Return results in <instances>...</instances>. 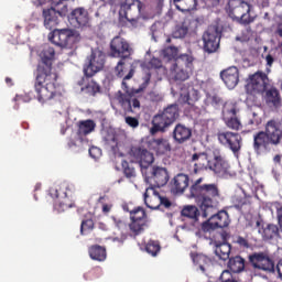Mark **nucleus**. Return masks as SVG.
I'll list each match as a JSON object with an SVG mask.
<instances>
[{
    "mask_svg": "<svg viewBox=\"0 0 282 282\" xmlns=\"http://www.w3.org/2000/svg\"><path fill=\"white\" fill-rule=\"evenodd\" d=\"M54 47L46 46L40 53V62L35 70L34 90L39 102L45 105H61L63 93L58 89V73L54 70Z\"/></svg>",
    "mask_w": 282,
    "mask_h": 282,
    "instance_id": "nucleus-1",
    "label": "nucleus"
},
{
    "mask_svg": "<svg viewBox=\"0 0 282 282\" xmlns=\"http://www.w3.org/2000/svg\"><path fill=\"white\" fill-rule=\"evenodd\" d=\"M202 182H204V177L197 178L191 185L189 198L194 199L202 212V216L206 219L219 206L221 192L217 184H202Z\"/></svg>",
    "mask_w": 282,
    "mask_h": 282,
    "instance_id": "nucleus-2",
    "label": "nucleus"
},
{
    "mask_svg": "<svg viewBox=\"0 0 282 282\" xmlns=\"http://www.w3.org/2000/svg\"><path fill=\"white\" fill-rule=\"evenodd\" d=\"M282 144V127L281 122L275 119L267 121L264 130L253 134V150L260 155L263 151H270L271 147H280Z\"/></svg>",
    "mask_w": 282,
    "mask_h": 282,
    "instance_id": "nucleus-3",
    "label": "nucleus"
},
{
    "mask_svg": "<svg viewBox=\"0 0 282 282\" xmlns=\"http://www.w3.org/2000/svg\"><path fill=\"white\" fill-rule=\"evenodd\" d=\"M177 118H180V106L177 104L167 105L163 110H159L152 119L151 135L166 133L169 128L175 124Z\"/></svg>",
    "mask_w": 282,
    "mask_h": 282,
    "instance_id": "nucleus-4",
    "label": "nucleus"
},
{
    "mask_svg": "<svg viewBox=\"0 0 282 282\" xmlns=\"http://www.w3.org/2000/svg\"><path fill=\"white\" fill-rule=\"evenodd\" d=\"M133 74H135V70L131 68L121 83V89L124 93L119 90L115 96V100H117L126 113H133L134 109H140V99L135 97V94L140 90H133L129 88V85H127V80H131V78H133Z\"/></svg>",
    "mask_w": 282,
    "mask_h": 282,
    "instance_id": "nucleus-5",
    "label": "nucleus"
},
{
    "mask_svg": "<svg viewBox=\"0 0 282 282\" xmlns=\"http://www.w3.org/2000/svg\"><path fill=\"white\" fill-rule=\"evenodd\" d=\"M48 39L62 50H75L82 37L80 33L74 29H54Z\"/></svg>",
    "mask_w": 282,
    "mask_h": 282,
    "instance_id": "nucleus-6",
    "label": "nucleus"
},
{
    "mask_svg": "<svg viewBox=\"0 0 282 282\" xmlns=\"http://www.w3.org/2000/svg\"><path fill=\"white\" fill-rule=\"evenodd\" d=\"M250 10L252 7L243 0H229L226 8L228 17L241 25H250L254 21V18L250 15Z\"/></svg>",
    "mask_w": 282,
    "mask_h": 282,
    "instance_id": "nucleus-7",
    "label": "nucleus"
},
{
    "mask_svg": "<svg viewBox=\"0 0 282 282\" xmlns=\"http://www.w3.org/2000/svg\"><path fill=\"white\" fill-rule=\"evenodd\" d=\"M67 1L69 0H52V8L43 9L42 17L46 30H54L58 25V17L67 14Z\"/></svg>",
    "mask_w": 282,
    "mask_h": 282,
    "instance_id": "nucleus-8",
    "label": "nucleus"
},
{
    "mask_svg": "<svg viewBox=\"0 0 282 282\" xmlns=\"http://www.w3.org/2000/svg\"><path fill=\"white\" fill-rule=\"evenodd\" d=\"M142 1L140 0H124L120 2L119 18L124 19L134 28L138 25V19L142 14Z\"/></svg>",
    "mask_w": 282,
    "mask_h": 282,
    "instance_id": "nucleus-9",
    "label": "nucleus"
},
{
    "mask_svg": "<svg viewBox=\"0 0 282 282\" xmlns=\"http://www.w3.org/2000/svg\"><path fill=\"white\" fill-rule=\"evenodd\" d=\"M128 212L130 214V232H132V237H138L149 228V216H147V210L142 207H135Z\"/></svg>",
    "mask_w": 282,
    "mask_h": 282,
    "instance_id": "nucleus-10",
    "label": "nucleus"
},
{
    "mask_svg": "<svg viewBox=\"0 0 282 282\" xmlns=\"http://www.w3.org/2000/svg\"><path fill=\"white\" fill-rule=\"evenodd\" d=\"M173 76L175 80L184 83L191 78L193 74V56L185 54L176 58L173 65Z\"/></svg>",
    "mask_w": 282,
    "mask_h": 282,
    "instance_id": "nucleus-11",
    "label": "nucleus"
},
{
    "mask_svg": "<svg viewBox=\"0 0 282 282\" xmlns=\"http://www.w3.org/2000/svg\"><path fill=\"white\" fill-rule=\"evenodd\" d=\"M143 177L152 188H162V186L169 184L170 180L169 170L158 165L150 167V170L143 174Z\"/></svg>",
    "mask_w": 282,
    "mask_h": 282,
    "instance_id": "nucleus-12",
    "label": "nucleus"
},
{
    "mask_svg": "<svg viewBox=\"0 0 282 282\" xmlns=\"http://www.w3.org/2000/svg\"><path fill=\"white\" fill-rule=\"evenodd\" d=\"M217 140L221 147L229 149L234 153H239V151H241V147H243V138L239 132L220 130L217 132Z\"/></svg>",
    "mask_w": 282,
    "mask_h": 282,
    "instance_id": "nucleus-13",
    "label": "nucleus"
},
{
    "mask_svg": "<svg viewBox=\"0 0 282 282\" xmlns=\"http://www.w3.org/2000/svg\"><path fill=\"white\" fill-rule=\"evenodd\" d=\"M67 185H58L55 187H50L48 195L52 199H58V202L54 205L55 210L57 213H65L68 208H74L76 206L69 197H67Z\"/></svg>",
    "mask_w": 282,
    "mask_h": 282,
    "instance_id": "nucleus-14",
    "label": "nucleus"
},
{
    "mask_svg": "<svg viewBox=\"0 0 282 282\" xmlns=\"http://www.w3.org/2000/svg\"><path fill=\"white\" fill-rule=\"evenodd\" d=\"M237 113H239L237 104L232 101H227L224 104L223 120L226 127L232 131H241V129H243V124H241V120L237 118Z\"/></svg>",
    "mask_w": 282,
    "mask_h": 282,
    "instance_id": "nucleus-15",
    "label": "nucleus"
},
{
    "mask_svg": "<svg viewBox=\"0 0 282 282\" xmlns=\"http://www.w3.org/2000/svg\"><path fill=\"white\" fill-rule=\"evenodd\" d=\"M186 164L189 175H198L202 171L209 170L210 159L206 152H195L189 155Z\"/></svg>",
    "mask_w": 282,
    "mask_h": 282,
    "instance_id": "nucleus-16",
    "label": "nucleus"
},
{
    "mask_svg": "<svg viewBox=\"0 0 282 282\" xmlns=\"http://www.w3.org/2000/svg\"><path fill=\"white\" fill-rule=\"evenodd\" d=\"M215 209L208 215L209 218L202 224V228L205 232L217 230V228H228V226H230V215H228V212L223 209L217 214H213Z\"/></svg>",
    "mask_w": 282,
    "mask_h": 282,
    "instance_id": "nucleus-17",
    "label": "nucleus"
},
{
    "mask_svg": "<svg viewBox=\"0 0 282 282\" xmlns=\"http://www.w3.org/2000/svg\"><path fill=\"white\" fill-rule=\"evenodd\" d=\"M105 52L96 48L91 51L90 56L87 57V63L84 65L85 76H96L98 72L105 68Z\"/></svg>",
    "mask_w": 282,
    "mask_h": 282,
    "instance_id": "nucleus-18",
    "label": "nucleus"
},
{
    "mask_svg": "<svg viewBox=\"0 0 282 282\" xmlns=\"http://www.w3.org/2000/svg\"><path fill=\"white\" fill-rule=\"evenodd\" d=\"M133 55V47L121 36H115L110 42V56L127 61Z\"/></svg>",
    "mask_w": 282,
    "mask_h": 282,
    "instance_id": "nucleus-19",
    "label": "nucleus"
},
{
    "mask_svg": "<svg viewBox=\"0 0 282 282\" xmlns=\"http://www.w3.org/2000/svg\"><path fill=\"white\" fill-rule=\"evenodd\" d=\"M269 83L270 79L265 73L257 72L249 76V80L246 85V91L247 94H250V96L263 94V91L268 89Z\"/></svg>",
    "mask_w": 282,
    "mask_h": 282,
    "instance_id": "nucleus-20",
    "label": "nucleus"
},
{
    "mask_svg": "<svg viewBox=\"0 0 282 282\" xmlns=\"http://www.w3.org/2000/svg\"><path fill=\"white\" fill-rule=\"evenodd\" d=\"M221 39V32L219 26L209 25L203 34V48L207 54H213L219 50V41Z\"/></svg>",
    "mask_w": 282,
    "mask_h": 282,
    "instance_id": "nucleus-21",
    "label": "nucleus"
},
{
    "mask_svg": "<svg viewBox=\"0 0 282 282\" xmlns=\"http://www.w3.org/2000/svg\"><path fill=\"white\" fill-rule=\"evenodd\" d=\"M130 155L140 164L142 175L150 171L152 169L151 164L155 162V156H153V153L140 147L131 148Z\"/></svg>",
    "mask_w": 282,
    "mask_h": 282,
    "instance_id": "nucleus-22",
    "label": "nucleus"
},
{
    "mask_svg": "<svg viewBox=\"0 0 282 282\" xmlns=\"http://www.w3.org/2000/svg\"><path fill=\"white\" fill-rule=\"evenodd\" d=\"M249 263L254 270H262L263 272H274V261L265 252H253L248 256Z\"/></svg>",
    "mask_w": 282,
    "mask_h": 282,
    "instance_id": "nucleus-23",
    "label": "nucleus"
},
{
    "mask_svg": "<svg viewBox=\"0 0 282 282\" xmlns=\"http://www.w3.org/2000/svg\"><path fill=\"white\" fill-rule=\"evenodd\" d=\"M209 171H213L220 177H224V175H230V163L221 152L215 151L214 159L212 161L209 160Z\"/></svg>",
    "mask_w": 282,
    "mask_h": 282,
    "instance_id": "nucleus-24",
    "label": "nucleus"
},
{
    "mask_svg": "<svg viewBox=\"0 0 282 282\" xmlns=\"http://www.w3.org/2000/svg\"><path fill=\"white\" fill-rule=\"evenodd\" d=\"M68 21L73 28H86V25H89V11L78 7L69 13Z\"/></svg>",
    "mask_w": 282,
    "mask_h": 282,
    "instance_id": "nucleus-25",
    "label": "nucleus"
},
{
    "mask_svg": "<svg viewBox=\"0 0 282 282\" xmlns=\"http://www.w3.org/2000/svg\"><path fill=\"white\" fill-rule=\"evenodd\" d=\"M220 78L228 89H235L239 85V68L231 66L220 73Z\"/></svg>",
    "mask_w": 282,
    "mask_h": 282,
    "instance_id": "nucleus-26",
    "label": "nucleus"
},
{
    "mask_svg": "<svg viewBox=\"0 0 282 282\" xmlns=\"http://www.w3.org/2000/svg\"><path fill=\"white\" fill-rule=\"evenodd\" d=\"M91 78H94V76L84 74V77L78 82L82 91L86 94V96H96V94H100V85Z\"/></svg>",
    "mask_w": 282,
    "mask_h": 282,
    "instance_id": "nucleus-27",
    "label": "nucleus"
},
{
    "mask_svg": "<svg viewBox=\"0 0 282 282\" xmlns=\"http://www.w3.org/2000/svg\"><path fill=\"white\" fill-rule=\"evenodd\" d=\"M149 149L156 155H166V153H171V142L166 138L152 139L149 142Z\"/></svg>",
    "mask_w": 282,
    "mask_h": 282,
    "instance_id": "nucleus-28",
    "label": "nucleus"
},
{
    "mask_svg": "<svg viewBox=\"0 0 282 282\" xmlns=\"http://www.w3.org/2000/svg\"><path fill=\"white\" fill-rule=\"evenodd\" d=\"M193 138V130L182 123H177L173 130V139L177 144H184Z\"/></svg>",
    "mask_w": 282,
    "mask_h": 282,
    "instance_id": "nucleus-29",
    "label": "nucleus"
},
{
    "mask_svg": "<svg viewBox=\"0 0 282 282\" xmlns=\"http://www.w3.org/2000/svg\"><path fill=\"white\" fill-rule=\"evenodd\" d=\"M143 197L144 204L148 208H151V210H158V208H160L161 196L160 193L155 191V187H148Z\"/></svg>",
    "mask_w": 282,
    "mask_h": 282,
    "instance_id": "nucleus-30",
    "label": "nucleus"
},
{
    "mask_svg": "<svg viewBox=\"0 0 282 282\" xmlns=\"http://www.w3.org/2000/svg\"><path fill=\"white\" fill-rule=\"evenodd\" d=\"M199 98H202L199 90L195 89L194 87H189L186 93H181L178 102H181V105H189V107H193V105H195Z\"/></svg>",
    "mask_w": 282,
    "mask_h": 282,
    "instance_id": "nucleus-31",
    "label": "nucleus"
},
{
    "mask_svg": "<svg viewBox=\"0 0 282 282\" xmlns=\"http://www.w3.org/2000/svg\"><path fill=\"white\" fill-rule=\"evenodd\" d=\"M188 182L191 178L184 173H178L172 180L171 186L174 193H184L188 188Z\"/></svg>",
    "mask_w": 282,
    "mask_h": 282,
    "instance_id": "nucleus-32",
    "label": "nucleus"
},
{
    "mask_svg": "<svg viewBox=\"0 0 282 282\" xmlns=\"http://www.w3.org/2000/svg\"><path fill=\"white\" fill-rule=\"evenodd\" d=\"M258 232L261 235L263 241H272V239L279 237V226L274 224L263 225L259 228Z\"/></svg>",
    "mask_w": 282,
    "mask_h": 282,
    "instance_id": "nucleus-33",
    "label": "nucleus"
},
{
    "mask_svg": "<svg viewBox=\"0 0 282 282\" xmlns=\"http://www.w3.org/2000/svg\"><path fill=\"white\" fill-rule=\"evenodd\" d=\"M264 98L269 107H281V93H279V89L271 87L265 91Z\"/></svg>",
    "mask_w": 282,
    "mask_h": 282,
    "instance_id": "nucleus-34",
    "label": "nucleus"
},
{
    "mask_svg": "<svg viewBox=\"0 0 282 282\" xmlns=\"http://www.w3.org/2000/svg\"><path fill=\"white\" fill-rule=\"evenodd\" d=\"M228 268L234 274H239L246 270V259L241 256H235L229 258Z\"/></svg>",
    "mask_w": 282,
    "mask_h": 282,
    "instance_id": "nucleus-35",
    "label": "nucleus"
},
{
    "mask_svg": "<svg viewBox=\"0 0 282 282\" xmlns=\"http://www.w3.org/2000/svg\"><path fill=\"white\" fill-rule=\"evenodd\" d=\"M96 131V121L88 119L78 122L77 135L80 138L83 135H89Z\"/></svg>",
    "mask_w": 282,
    "mask_h": 282,
    "instance_id": "nucleus-36",
    "label": "nucleus"
},
{
    "mask_svg": "<svg viewBox=\"0 0 282 282\" xmlns=\"http://www.w3.org/2000/svg\"><path fill=\"white\" fill-rule=\"evenodd\" d=\"M88 254L93 261H105L107 259V249L99 245H93L88 249Z\"/></svg>",
    "mask_w": 282,
    "mask_h": 282,
    "instance_id": "nucleus-37",
    "label": "nucleus"
},
{
    "mask_svg": "<svg viewBox=\"0 0 282 282\" xmlns=\"http://www.w3.org/2000/svg\"><path fill=\"white\" fill-rule=\"evenodd\" d=\"M147 69L149 72H155V79L161 80L162 76H160V73H164V65L162 64V59L158 57H152L147 64Z\"/></svg>",
    "mask_w": 282,
    "mask_h": 282,
    "instance_id": "nucleus-38",
    "label": "nucleus"
},
{
    "mask_svg": "<svg viewBox=\"0 0 282 282\" xmlns=\"http://www.w3.org/2000/svg\"><path fill=\"white\" fill-rule=\"evenodd\" d=\"M191 257L193 263L197 265L203 273L206 272V268H209V265L213 263V260H210V258L204 254L191 253Z\"/></svg>",
    "mask_w": 282,
    "mask_h": 282,
    "instance_id": "nucleus-39",
    "label": "nucleus"
},
{
    "mask_svg": "<svg viewBox=\"0 0 282 282\" xmlns=\"http://www.w3.org/2000/svg\"><path fill=\"white\" fill-rule=\"evenodd\" d=\"M232 250V246L230 243H220L216 246L215 248V254L221 260V261H228L230 259V252Z\"/></svg>",
    "mask_w": 282,
    "mask_h": 282,
    "instance_id": "nucleus-40",
    "label": "nucleus"
},
{
    "mask_svg": "<svg viewBox=\"0 0 282 282\" xmlns=\"http://www.w3.org/2000/svg\"><path fill=\"white\" fill-rule=\"evenodd\" d=\"M182 217H186V219H192V221L199 220V208L195 205H187L181 212Z\"/></svg>",
    "mask_w": 282,
    "mask_h": 282,
    "instance_id": "nucleus-41",
    "label": "nucleus"
},
{
    "mask_svg": "<svg viewBox=\"0 0 282 282\" xmlns=\"http://www.w3.org/2000/svg\"><path fill=\"white\" fill-rule=\"evenodd\" d=\"M205 107H220L224 105V99L217 93H206V97L204 99Z\"/></svg>",
    "mask_w": 282,
    "mask_h": 282,
    "instance_id": "nucleus-42",
    "label": "nucleus"
},
{
    "mask_svg": "<svg viewBox=\"0 0 282 282\" xmlns=\"http://www.w3.org/2000/svg\"><path fill=\"white\" fill-rule=\"evenodd\" d=\"M176 10L181 12H191L197 8V0H174Z\"/></svg>",
    "mask_w": 282,
    "mask_h": 282,
    "instance_id": "nucleus-43",
    "label": "nucleus"
},
{
    "mask_svg": "<svg viewBox=\"0 0 282 282\" xmlns=\"http://www.w3.org/2000/svg\"><path fill=\"white\" fill-rule=\"evenodd\" d=\"M252 196H234L232 198V207L236 210H243V206H250L252 204Z\"/></svg>",
    "mask_w": 282,
    "mask_h": 282,
    "instance_id": "nucleus-44",
    "label": "nucleus"
},
{
    "mask_svg": "<svg viewBox=\"0 0 282 282\" xmlns=\"http://www.w3.org/2000/svg\"><path fill=\"white\" fill-rule=\"evenodd\" d=\"M116 228L121 230V238H115V241H120V243H124L127 241V238L129 237V234L124 232L127 230V223L122 218H112Z\"/></svg>",
    "mask_w": 282,
    "mask_h": 282,
    "instance_id": "nucleus-45",
    "label": "nucleus"
},
{
    "mask_svg": "<svg viewBox=\"0 0 282 282\" xmlns=\"http://www.w3.org/2000/svg\"><path fill=\"white\" fill-rule=\"evenodd\" d=\"M186 34H188V25L186 22H182L181 24H177L172 32L173 39H185Z\"/></svg>",
    "mask_w": 282,
    "mask_h": 282,
    "instance_id": "nucleus-46",
    "label": "nucleus"
},
{
    "mask_svg": "<svg viewBox=\"0 0 282 282\" xmlns=\"http://www.w3.org/2000/svg\"><path fill=\"white\" fill-rule=\"evenodd\" d=\"M162 250L159 241L150 240L145 246V251L152 257H158V253Z\"/></svg>",
    "mask_w": 282,
    "mask_h": 282,
    "instance_id": "nucleus-47",
    "label": "nucleus"
},
{
    "mask_svg": "<svg viewBox=\"0 0 282 282\" xmlns=\"http://www.w3.org/2000/svg\"><path fill=\"white\" fill-rule=\"evenodd\" d=\"M121 166L123 170V175L128 177V180H131V177H135V167H133L132 164L127 161H122Z\"/></svg>",
    "mask_w": 282,
    "mask_h": 282,
    "instance_id": "nucleus-48",
    "label": "nucleus"
},
{
    "mask_svg": "<svg viewBox=\"0 0 282 282\" xmlns=\"http://www.w3.org/2000/svg\"><path fill=\"white\" fill-rule=\"evenodd\" d=\"M177 54H180V50L175 46H167L163 50V55L167 61H177Z\"/></svg>",
    "mask_w": 282,
    "mask_h": 282,
    "instance_id": "nucleus-49",
    "label": "nucleus"
},
{
    "mask_svg": "<svg viewBox=\"0 0 282 282\" xmlns=\"http://www.w3.org/2000/svg\"><path fill=\"white\" fill-rule=\"evenodd\" d=\"M105 144L112 151V153H118V138H116V135L106 137Z\"/></svg>",
    "mask_w": 282,
    "mask_h": 282,
    "instance_id": "nucleus-50",
    "label": "nucleus"
},
{
    "mask_svg": "<svg viewBox=\"0 0 282 282\" xmlns=\"http://www.w3.org/2000/svg\"><path fill=\"white\" fill-rule=\"evenodd\" d=\"M91 230H94V220L93 219L83 220L80 225V234L85 235L86 232H91Z\"/></svg>",
    "mask_w": 282,
    "mask_h": 282,
    "instance_id": "nucleus-51",
    "label": "nucleus"
},
{
    "mask_svg": "<svg viewBox=\"0 0 282 282\" xmlns=\"http://www.w3.org/2000/svg\"><path fill=\"white\" fill-rule=\"evenodd\" d=\"M115 74L118 78H124V59H120L115 67Z\"/></svg>",
    "mask_w": 282,
    "mask_h": 282,
    "instance_id": "nucleus-52",
    "label": "nucleus"
},
{
    "mask_svg": "<svg viewBox=\"0 0 282 282\" xmlns=\"http://www.w3.org/2000/svg\"><path fill=\"white\" fill-rule=\"evenodd\" d=\"M236 243L240 248H245L246 250H248L249 248H252V245H250V241L248 240V238H243L242 236L237 237Z\"/></svg>",
    "mask_w": 282,
    "mask_h": 282,
    "instance_id": "nucleus-53",
    "label": "nucleus"
},
{
    "mask_svg": "<svg viewBox=\"0 0 282 282\" xmlns=\"http://www.w3.org/2000/svg\"><path fill=\"white\" fill-rule=\"evenodd\" d=\"M126 124H128V127H131L132 129H138V127H140V120H138V118L135 117H131L128 116L124 118Z\"/></svg>",
    "mask_w": 282,
    "mask_h": 282,
    "instance_id": "nucleus-54",
    "label": "nucleus"
},
{
    "mask_svg": "<svg viewBox=\"0 0 282 282\" xmlns=\"http://www.w3.org/2000/svg\"><path fill=\"white\" fill-rule=\"evenodd\" d=\"M149 99L151 102H162L164 100V95L155 90L150 91Z\"/></svg>",
    "mask_w": 282,
    "mask_h": 282,
    "instance_id": "nucleus-55",
    "label": "nucleus"
},
{
    "mask_svg": "<svg viewBox=\"0 0 282 282\" xmlns=\"http://www.w3.org/2000/svg\"><path fill=\"white\" fill-rule=\"evenodd\" d=\"M272 206H274V208H276L278 224H279L280 228H282V206H281V203L275 202V203L272 204Z\"/></svg>",
    "mask_w": 282,
    "mask_h": 282,
    "instance_id": "nucleus-56",
    "label": "nucleus"
},
{
    "mask_svg": "<svg viewBox=\"0 0 282 282\" xmlns=\"http://www.w3.org/2000/svg\"><path fill=\"white\" fill-rule=\"evenodd\" d=\"M89 155H90V158H93L94 160H98V158H100V155H102V151H100L99 148L91 147V148L89 149Z\"/></svg>",
    "mask_w": 282,
    "mask_h": 282,
    "instance_id": "nucleus-57",
    "label": "nucleus"
},
{
    "mask_svg": "<svg viewBox=\"0 0 282 282\" xmlns=\"http://www.w3.org/2000/svg\"><path fill=\"white\" fill-rule=\"evenodd\" d=\"M265 63H267V72H270V68L272 67V65H274V55H272L271 53H268L264 57Z\"/></svg>",
    "mask_w": 282,
    "mask_h": 282,
    "instance_id": "nucleus-58",
    "label": "nucleus"
},
{
    "mask_svg": "<svg viewBox=\"0 0 282 282\" xmlns=\"http://www.w3.org/2000/svg\"><path fill=\"white\" fill-rule=\"evenodd\" d=\"M153 76V72L149 70L145 76L143 77V85L147 87L149 83H151V78Z\"/></svg>",
    "mask_w": 282,
    "mask_h": 282,
    "instance_id": "nucleus-59",
    "label": "nucleus"
},
{
    "mask_svg": "<svg viewBox=\"0 0 282 282\" xmlns=\"http://www.w3.org/2000/svg\"><path fill=\"white\" fill-rule=\"evenodd\" d=\"M160 202V206H164V208H169L170 206H172L171 200H169V198L166 197L161 196Z\"/></svg>",
    "mask_w": 282,
    "mask_h": 282,
    "instance_id": "nucleus-60",
    "label": "nucleus"
},
{
    "mask_svg": "<svg viewBox=\"0 0 282 282\" xmlns=\"http://www.w3.org/2000/svg\"><path fill=\"white\" fill-rule=\"evenodd\" d=\"M206 3H208V6H212V8H217V6L221 3V0H206Z\"/></svg>",
    "mask_w": 282,
    "mask_h": 282,
    "instance_id": "nucleus-61",
    "label": "nucleus"
},
{
    "mask_svg": "<svg viewBox=\"0 0 282 282\" xmlns=\"http://www.w3.org/2000/svg\"><path fill=\"white\" fill-rule=\"evenodd\" d=\"M276 270H278L279 278L282 280V261L278 262Z\"/></svg>",
    "mask_w": 282,
    "mask_h": 282,
    "instance_id": "nucleus-62",
    "label": "nucleus"
},
{
    "mask_svg": "<svg viewBox=\"0 0 282 282\" xmlns=\"http://www.w3.org/2000/svg\"><path fill=\"white\" fill-rule=\"evenodd\" d=\"M33 6H43L45 3V0H31Z\"/></svg>",
    "mask_w": 282,
    "mask_h": 282,
    "instance_id": "nucleus-63",
    "label": "nucleus"
},
{
    "mask_svg": "<svg viewBox=\"0 0 282 282\" xmlns=\"http://www.w3.org/2000/svg\"><path fill=\"white\" fill-rule=\"evenodd\" d=\"M276 34L282 39V25L278 26Z\"/></svg>",
    "mask_w": 282,
    "mask_h": 282,
    "instance_id": "nucleus-64",
    "label": "nucleus"
}]
</instances>
